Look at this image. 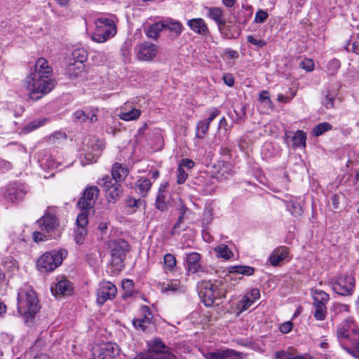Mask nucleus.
I'll list each match as a JSON object with an SVG mask.
<instances>
[{"label": "nucleus", "instance_id": "1", "mask_svg": "<svg viewBox=\"0 0 359 359\" xmlns=\"http://www.w3.org/2000/svg\"><path fill=\"white\" fill-rule=\"evenodd\" d=\"M52 73L53 69L45 58L40 57L36 60L34 72L30 73L25 80V86L30 90L31 99L37 100L54 88L55 81L50 78Z\"/></svg>", "mask_w": 359, "mask_h": 359}, {"label": "nucleus", "instance_id": "2", "mask_svg": "<svg viewBox=\"0 0 359 359\" xmlns=\"http://www.w3.org/2000/svg\"><path fill=\"white\" fill-rule=\"evenodd\" d=\"M229 287V280L226 278L211 280H201L197 284V290L201 302L206 307H210L215 304L219 305L217 301L226 297Z\"/></svg>", "mask_w": 359, "mask_h": 359}, {"label": "nucleus", "instance_id": "3", "mask_svg": "<svg viewBox=\"0 0 359 359\" xmlns=\"http://www.w3.org/2000/svg\"><path fill=\"white\" fill-rule=\"evenodd\" d=\"M39 299L32 289L20 290L18 294V311L25 324L29 325L39 311Z\"/></svg>", "mask_w": 359, "mask_h": 359}, {"label": "nucleus", "instance_id": "4", "mask_svg": "<svg viewBox=\"0 0 359 359\" xmlns=\"http://www.w3.org/2000/svg\"><path fill=\"white\" fill-rule=\"evenodd\" d=\"M148 351L140 352L133 359H175L171 348L167 346L160 338L147 341Z\"/></svg>", "mask_w": 359, "mask_h": 359}, {"label": "nucleus", "instance_id": "5", "mask_svg": "<svg viewBox=\"0 0 359 359\" xmlns=\"http://www.w3.org/2000/svg\"><path fill=\"white\" fill-rule=\"evenodd\" d=\"M67 255V251L65 250L45 252L37 260V269L43 273L52 271L62 264Z\"/></svg>", "mask_w": 359, "mask_h": 359}, {"label": "nucleus", "instance_id": "6", "mask_svg": "<svg viewBox=\"0 0 359 359\" xmlns=\"http://www.w3.org/2000/svg\"><path fill=\"white\" fill-rule=\"evenodd\" d=\"M332 290L337 294L348 297L353 294L355 288V278L347 274H339L330 281Z\"/></svg>", "mask_w": 359, "mask_h": 359}, {"label": "nucleus", "instance_id": "7", "mask_svg": "<svg viewBox=\"0 0 359 359\" xmlns=\"http://www.w3.org/2000/svg\"><path fill=\"white\" fill-rule=\"evenodd\" d=\"M97 184L106 192L109 203H115L121 198L123 188L111 175L104 176L98 180Z\"/></svg>", "mask_w": 359, "mask_h": 359}, {"label": "nucleus", "instance_id": "8", "mask_svg": "<svg viewBox=\"0 0 359 359\" xmlns=\"http://www.w3.org/2000/svg\"><path fill=\"white\" fill-rule=\"evenodd\" d=\"M100 190L97 186L86 187L83 193V196L78 202V205L83 210V212H86L94 208Z\"/></svg>", "mask_w": 359, "mask_h": 359}, {"label": "nucleus", "instance_id": "9", "mask_svg": "<svg viewBox=\"0 0 359 359\" xmlns=\"http://www.w3.org/2000/svg\"><path fill=\"white\" fill-rule=\"evenodd\" d=\"M117 293L114 284L109 281H102L97 290V302L100 305L104 304L107 300L113 299Z\"/></svg>", "mask_w": 359, "mask_h": 359}, {"label": "nucleus", "instance_id": "10", "mask_svg": "<svg viewBox=\"0 0 359 359\" xmlns=\"http://www.w3.org/2000/svg\"><path fill=\"white\" fill-rule=\"evenodd\" d=\"M119 351L116 344L107 342L95 347L93 355L95 359H114L118 355Z\"/></svg>", "mask_w": 359, "mask_h": 359}, {"label": "nucleus", "instance_id": "11", "mask_svg": "<svg viewBox=\"0 0 359 359\" xmlns=\"http://www.w3.org/2000/svg\"><path fill=\"white\" fill-rule=\"evenodd\" d=\"M111 260L114 264L122 263L126 252L129 250V245L123 239L115 240L110 245Z\"/></svg>", "mask_w": 359, "mask_h": 359}, {"label": "nucleus", "instance_id": "12", "mask_svg": "<svg viewBox=\"0 0 359 359\" xmlns=\"http://www.w3.org/2000/svg\"><path fill=\"white\" fill-rule=\"evenodd\" d=\"M88 214L85 212H81L78 215L76 224V228L74 229V241L77 245H82L84 243L86 236H87V229L86 226L88 225Z\"/></svg>", "mask_w": 359, "mask_h": 359}, {"label": "nucleus", "instance_id": "13", "mask_svg": "<svg viewBox=\"0 0 359 359\" xmlns=\"http://www.w3.org/2000/svg\"><path fill=\"white\" fill-rule=\"evenodd\" d=\"M157 53L158 46L149 41H144L137 46V58L140 61H152Z\"/></svg>", "mask_w": 359, "mask_h": 359}, {"label": "nucleus", "instance_id": "14", "mask_svg": "<svg viewBox=\"0 0 359 359\" xmlns=\"http://www.w3.org/2000/svg\"><path fill=\"white\" fill-rule=\"evenodd\" d=\"M105 144L100 140H91L88 144V151L85 154V158L88 163H93L97 161V158L101 155L104 149Z\"/></svg>", "mask_w": 359, "mask_h": 359}, {"label": "nucleus", "instance_id": "15", "mask_svg": "<svg viewBox=\"0 0 359 359\" xmlns=\"http://www.w3.org/2000/svg\"><path fill=\"white\" fill-rule=\"evenodd\" d=\"M37 223L41 231H46L47 233L57 234L55 229L58 226V219L54 215L47 213L38 219Z\"/></svg>", "mask_w": 359, "mask_h": 359}, {"label": "nucleus", "instance_id": "16", "mask_svg": "<svg viewBox=\"0 0 359 359\" xmlns=\"http://www.w3.org/2000/svg\"><path fill=\"white\" fill-rule=\"evenodd\" d=\"M141 311L143 316L140 318L133 319V325L136 329L145 332L149 326L152 324L153 316L147 306H142Z\"/></svg>", "mask_w": 359, "mask_h": 359}, {"label": "nucleus", "instance_id": "17", "mask_svg": "<svg viewBox=\"0 0 359 359\" xmlns=\"http://www.w3.org/2000/svg\"><path fill=\"white\" fill-rule=\"evenodd\" d=\"M241 355V353L229 348L218 349L203 353L205 359H240Z\"/></svg>", "mask_w": 359, "mask_h": 359}, {"label": "nucleus", "instance_id": "18", "mask_svg": "<svg viewBox=\"0 0 359 359\" xmlns=\"http://www.w3.org/2000/svg\"><path fill=\"white\" fill-rule=\"evenodd\" d=\"M25 194L26 191L20 185L13 184L8 187L6 197L12 203L21 201Z\"/></svg>", "mask_w": 359, "mask_h": 359}, {"label": "nucleus", "instance_id": "19", "mask_svg": "<svg viewBox=\"0 0 359 359\" xmlns=\"http://www.w3.org/2000/svg\"><path fill=\"white\" fill-rule=\"evenodd\" d=\"M187 25L195 33L206 36L210 34L209 29L202 18H194L188 20Z\"/></svg>", "mask_w": 359, "mask_h": 359}, {"label": "nucleus", "instance_id": "20", "mask_svg": "<svg viewBox=\"0 0 359 359\" xmlns=\"http://www.w3.org/2000/svg\"><path fill=\"white\" fill-rule=\"evenodd\" d=\"M200 260L201 255L198 252H191L188 255L187 259V269L190 273H196L204 271L200 264Z\"/></svg>", "mask_w": 359, "mask_h": 359}, {"label": "nucleus", "instance_id": "21", "mask_svg": "<svg viewBox=\"0 0 359 359\" xmlns=\"http://www.w3.org/2000/svg\"><path fill=\"white\" fill-rule=\"evenodd\" d=\"M116 34V28H97L96 32L92 36V39L97 43H103L113 37Z\"/></svg>", "mask_w": 359, "mask_h": 359}, {"label": "nucleus", "instance_id": "22", "mask_svg": "<svg viewBox=\"0 0 359 359\" xmlns=\"http://www.w3.org/2000/svg\"><path fill=\"white\" fill-rule=\"evenodd\" d=\"M288 253L289 250L285 246L278 248L270 256L269 260L271 264L273 266H278L280 262L287 257Z\"/></svg>", "mask_w": 359, "mask_h": 359}, {"label": "nucleus", "instance_id": "23", "mask_svg": "<svg viewBox=\"0 0 359 359\" xmlns=\"http://www.w3.org/2000/svg\"><path fill=\"white\" fill-rule=\"evenodd\" d=\"M128 170L121 163H115L111 168V176L118 182L123 181L128 175Z\"/></svg>", "mask_w": 359, "mask_h": 359}, {"label": "nucleus", "instance_id": "24", "mask_svg": "<svg viewBox=\"0 0 359 359\" xmlns=\"http://www.w3.org/2000/svg\"><path fill=\"white\" fill-rule=\"evenodd\" d=\"M353 320L351 318L344 320L337 330V336L338 339H348L349 337V331L352 329Z\"/></svg>", "mask_w": 359, "mask_h": 359}, {"label": "nucleus", "instance_id": "25", "mask_svg": "<svg viewBox=\"0 0 359 359\" xmlns=\"http://www.w3.org/2000/svg\"><path fill=\"white\" fill-rule=\"evenodd\" d=\"M55 290L57 294L70 295L73 288L69 280L62 278L57 283Z\"/></svg>", "mask_w": 359, "mask_h": 359}, {"label": "nucleus", "instance_id": "26", "mask_svg": "<svg viewBox=\"0 0 359 359\" xmlns=\"http://www.w3.org/2000/svg\"><path fill=\"white\" fill-rule=\"evenodd\" d=\"M323 97L322 98L321 103L327 109H334V102L337 97V93L330 89H327L323 93Z\"/></svg>", "mask_w": 359, "mask_h": 359}, {"label": "nucleus", "instance_id": "27", "mask_svg": "<svg viewBox=\"0 0 359 359\" xmlns=\"http://www.w3.org/2000/svg\"><path fill=\"white\" fill-rule=\"evenodd\" d=\"M84 64L70 63L66 68V74L69 78L73 79L79 76V75L84 70Z\"/></svg>", "mask_w": 359, "mask_h": 359}, {"label": "nucleus", "instance_id": "28", "mask_svg": "<svg viewBox=\"0 0 359 359\" xmlns=\"http://www.w3.org/2000/svg\"><path fill=\"white\" fill-rule=\"evenodd\" d=\"M163 29H165V26L163 22H156L148 27L146 30V34L149 38L157 40L159 36V33Z\"/></svg>", "mask_w": 359, "mask_h": 359}, {"label": "nucleus", "instance_id": "29", "mask_svg": "<svg viewBox=\"0 0 359 359\" xmlns=\"http://www.w3.org/2000/svg\"><path fill=\"white\" fill-rule=\"evenodd\" d=\"M208 17L216 22L217 27L222 25V22L225 21L223 11L218 7L209 8Z\"/></svg>", "mask_w": 359, "mask_h": 359}, {"label": "nucleus", "instance_id": "30", "mask_svg": "<svg viewBox=\"0 0 359 359\" xmlns=\"http://www.w3.org/2000/svg\"><path fill=\"white\" fill-rule=\"evenodd\" d=\"M233 25L231 22L226 24V20L222 22V25L218 27V29L223 37L226 39H236L239 33H235L232 31Z\"/></svg>", "mask_w": 359, "mask_h": 359}, {"label": "nucleus", "instance_id": "31", "mask_svg": "<svg viewBox=\"0 0 359 359\" xmlns=\"http://www.w3.org/2000/svg\"><path fill=\"white\" fill-rule=\"evenodd\" d=\"M165 185L163 187L162 186L159 188L158 194L156 196V201H155V207L160 211H165L168 209V203L166 201V195L164 194L163 188L165 187Z\"/></svg>", "mask_w": 359, "mask_h": 359}, {"label": "nucleus", "instance_id": "32", "mask_svg": "<svg viewBox=\"0 0 359 359\" xmlns=\"http://www.w3.org/2000/svg\"><path fill=\"white\" fill-rule=\"evenodd\" d=\"M151 183L147 178H141L136 182L135 190L142 197H145L151 188Z\"/></svg>", "mask_w": 359, "mask_h": 359}, {"label": "nucleus", "instance_id": "33", "mask_svg": "<svg viewBox=\"0 0 359 359\" xmlns=\"http://www.w3.org/2000/svg\"><path fill=\"white\" fill-rule=\"evenodd\" d=\"M46 121H47L46 118H40L38 119L33 120V121H30L29 123H28L27 124H26L22 128V132L25 134L29 133L36 130L39 127L43 126Z\"/></svg>", "mask_w": 359, "mask_h": 359}, {"label": "nucleus", "instance_id": "34", "mask_svg": "<svg viewBox=\"0 0 359 359\" xmlns=\"http://www.w3.org/2000/svg\"><path fill=\"white\" fill-rule=\"evenodd\" d=\"M74 116L76 119L81 121H86L88 120L90 123H94L97 121V115L95 112L90 111L86 113L82 110H78L74 113Z\"/></svg>", "mask_w": 359, "mask_h": 359}, {"label": "nucleus", "instance_id": "35", "mask_svg": "<svg viewBox=\"0 0 359 359\" xmlns=\"http://www.w3.org/2000/svg\"><path fill=\"white\" fill-rule=\"evenodd\" d=\"M163 24H164L165 29H168L170 32H174L176 37L179 36L182 32V25L178 21H174L172 20H166L163 22Z\"/></svg>", "mask_w": 359, "mask_h": 359}, {"label": "nucleus", "instance_id": "36", "mask_svg": "<svg viewBox=\"0 0 359 359\" xmlns=\"http://www.w3.org/2000/svg\"><path fill=\"white\" fill-rule=\"evenodd\" d=\"M313 306L315 307V311L313 316L318 320H323L325 319L326 313V304L320 302L319 301H313Z\"/></svg>", "mask_w": 359, "mask_h": 359}, {"label": "nucleus", "instance_id": "37", "mask_svg": "<svg viewBox=\"0 0 359 359\" xmlns=\"http://www.w3.org/2000/svg\"><path fill=\"white\" fill-rule=\"evenodd\" d=\"M126 204L128 208L133 209H140L142 208L144 210L146 209V201L142 198H135L131 196H128L126 200Z\"/></svg>", "mask_w": 359, "mask_h": 359}, {"label": "nucleus", "instance_id": "38", "mask_svg": "<svg viewBox=\"0 0 359 359\" xmlns=\"http://www.w3.org/2000/svg\"><path fill=\"white\" fill-rule=\"evenodd\" d=\"M141 114V111L140 109L133 108L128 111H121L118 116L121 119L130 121L137 119Z\"/></svg>", "mask_w": 359, "mask_h": 359}, {"label": "nucleus", "instance_id": "39", "mask_svg": "<svg viewBox=\"0 0 359 359\" xmlns=\"http://www.w3.org/2000/svg\"><path fill=\"white\" fill-rule=\"evenodd\" d=\"M255 269L249 266L238 265L231 266L229 269V273H236L245 276H252L254 274Z\"/></svg>", "mask_w": 359, "mask_h": 359}, {"label": "nucleus", "instance_id": "40", "mask_svg": "<svg viewBox=\"0 0 359 359\" xmlns=\"http://www.w3.org/2000/svg\"><path fill=\"white\" fill-rule=\"evenodd\" d=\"M215 252H217L219 257H222L225 259H229L233 256V252L226 245L224 244H221L215 247Z\"/></svg>", "mask_w": 359, "mask_h": 359}, {"label": "nucleus", "instance_id": "41", "mask_svg": "<svg viewBox=\"0 0 359 359\" xmlns=\"http://www.w3.org/2000/svg\"><path fill=\"white\" fill-rule=\"evenodd\" d=\"M306 134L302 130H298L294 134L292 142L294 146L297 147L306 146Z\"/></svg>", "mask_w": 359, "mask_h": 359}, {"label": "nucleus", "instance_id": "42", "mask_svg": "<svg viewBox=\"0 0 359 359\" xmlns=\"http://www.w3.org/2000/svg\"><path fill=\"white\" fill-rule=\"evenodd\" d=\"M287 209L294 217H299L303 212L302 207L299 203L294 201H289L286 204Z\"/></svg>", "mask_w": 359, "mask_h": 359}, {"label": "nucleus", "instance_id": "43", "mask_svg": "<svg viewBox=\"0 0 359 359\" xmlns=\"http://www.w3.org/2000/svg\"><path fill=\"white\" fill-rule=\"evenodd\" d=\"M58 236H59L58 234L47 233L46 231H36L32 234L33 240L36 243L46 241L48 239H55Z\"/></svg>", "mask_w": 359, "mask_h": 359}, {"label": "nucleus", "instance_id": "44", "mask_svg": "<svg viewBox=\"0 0 359 359\" xmlns=\"http://www.w3.org/2000/svg\"><path fill=\"white\" fill-rule=\"evenodd\" d=\"M209 127L210 124L204 120L198 121L196 128V137L198 139H203L209 130Z\"/></svg>", "mask_w": 359, "mask_h": 359}, {"label": "nucleus", "instance_id": "45", "mask_svg": "<svg viewBox=\"0 0 359 359\" xmlns=\"http://www.w3.org/2000/svg\"><path fill=\"white\" fill-rule=\"evenodd\" d=\"M311 292L313 301L327 304L330 299L329 294L323 290H312Z\"/></svg>", "mask_w": 359, "mask_h": 359}, {"label": "nucleus", "instance_id": "46", "mask_svg": "<svg viewBox=\"0 0 359 359\" xmlns=\"http://www.w3.org/2000/svg\"><path fill=\"white\" fill-rule=\"evenodd\" d=\"M332 126L327 122L320 123L313 129V134L316 137L323 135L325 132L332 130Z\"/></svg>", "mask_w": 359, "mask_h": 359}, {"label": "nucleus", "instance_id": "47", "mask_svg": "<svg viewBox=\"0 0 359 359\" xmlns=\"http://www.w3.org/2000/svg\"><path fill=\"white\" fill-rule=\"evenodd\" d=\"M72 57L74 63L84 64L88 57L87 52L83 49H76L72 52Z\"/></svg>", "mask_w": 359, "mask_h": 359}, {"label": "nucleus", "instance_id": "48", "mask_svg": "<svg viewBox=\"0 0 359 359\" xmlns=\"http://www.w3.org/2000/svg\"><path fill=\"white\" fill-rule=\"evenodd\" d=\"M97 28H108V27H114L116 28L115 22L114 20L111 18H100L97 21Z\"/></svg>", "mask_w": 359, "mask_h": 359}, {"label": "nucleus", "instance_id": "49", "mask_svg": "<svg viewBox=\"0 0 359 359\" xmlns=\"http://www.w3.org/2000/svg\"><path fill=\"white\" fill-rule=\"evenodd\" d=\"M353 346L351 348L344 346V349L355 358H359V341L356 339L352 340Z\"/></svg>", "mask_w": 359, "mask_h": 359}, {"label": "nucleus", "instance_id": "50", "mask_svg": "<svg viewBox=\"0 0 359 359\" xmlns=\"http://www.w3.org/2000/svg\"><path fill=\"white\" fill-rule=\"evenodd\" d=\"M164 264L167 270L172 271L176 266V259L173 255L168 253L164 256Z\"/></svg>", "mask_w": 359, "mask_h": 359}, {"label": "nucleus", "instance_id": "51", "mask_svg": "<svg viewBox=\"0 0 359 359\" xmlns=\"http://www.w3.org/2000/svg\"><path fill=\"white\" fill-rule=\"evenodd\" d=\"M299 67L306 72H312L314 69V62L312 60L304 59L299 63Z\"/></svg>", "mask_w": 359, "mask_h": 359}, {"label": "nucleus", "instance_id": "52", "mask_svg": "<svg viewBox=\"0 0 359 359\" xmlns=\"http://www.w3.org/2000/svg\"><path fill=\"white\" fill-rule=\"evenodd\" d=\"M188 174L184 170L183 168L178 166L177 174V182L179 184L184 183L187 179Z\"/></svg>", "mask_w": 359, "mask_h": 359}, {"label": "nucleus", "instance_id": "53", "mask_svg": "<svg viewBox=\"0 0 359 359\" xmlns=\"http://www.w3.org/2000/svg\"><path fill=\"white\" fill-rule=\"evenodd\" d=\"M247 296L249 297L248 302L250 304H252L254 302L258 299L260 297L259 290L257 288H253L248 293Z\"/></svg>", "mask_w": 359, "mask_h": 359}, {"label": "nucleus", "instance_id": "54", "mask_svg": "<svg viewBox=\"0 0 359 359\" xmlns=\"http://www.w3.org/2000/svg\"><path fill=\"white\" fill-rule=\"evenodd\" d=\"M266 11L259 9L257 11L255 17V22L257 23H263L268 18Z\"/></svg>", "mask_w": 359, "mask_h": 359}, {"label": "nucleus", "instance_id": "55", "mask_svg": "<svg viewBox=\"0 0 359 359\" xmlns=\"http://www.w3.org/2000/svg\"><path fill=\"white\" fill-rule=\"evenodd\" d=\"M247 41L258 48H262L266 45V42L265 41L262 39H257L252 35L247 36Z\"/></svg>", "mask_w": 359, "mask_h": 359}, {"label": "nucleus", "instance_id": "56", "mask_svg": "<svg viewBox=\"0 0 359 359\" xmlns=\"http://www.w3.org/2000/svg\"><path fill=\"white\" fill-rule=\"evenodd\" d=\"M176 208L179 211V216H182L184 217L187 212L189 211V208L185 206L184 202L181 198H179Z\"/></svg>", "mask_w": 359, "mask_h": 359}, {"label": "nucleus", "instance_id": "57", "mask_svg": "<svg viewBox=\"0 0 359 359\" xmlns=\"http://www.w3.org/2000/svg\"><path fill=\"white\" fill-rule=\"evenodd\" d=\"M259 100L261 102L266 103V104H272V102L269 97V93L267 90H262L259 93Z\"/></svg>", "mask_w": 359, "mask_h": 359}, {"label": "nucleus", "instance_id": "58", "mask_svg": "<svg viewBox=\"0 0 359 359\" xmlns=\"http://www.w3.org/2000/svg\"><path fill=\"white\" fill-rule=\"evenodd\" d=\"M340 67V62L337 59L330 60L327 64V69L332 70V74H334Z\"/></svg>", "mask_w": 359, "mask_h": 359}, {"label": "nucleus", "instance_id": "59", "mask_svg": "<svg viewBox=\"0 0 359 359\" xmlns=\"http://www.w3.org/2000/svg\"><path fill=\"white\" fill-rule=\"evenodd\" d=\"M293 327V324L291 321H287L280 326V331L283 333L287 334L290 332Z\"/></svg>", "mask_w": 359, "mask_h": 359}, {"label": "nucleus", "instance_id": "60", "mask_svg": "<svg viewBox=\"0 0 359 359\" xmlns=\"http://www.w3.org/2000/svg\"><path fill=\"white\" fill-rule=\"evenodd\" d=\"M179 289V283H168L166 286L162 287V291L163 292H167V291H172V292H176Z\"/></svg>", "mask_w": 359, "mask_h": 359}, {"label": "nucleus", "instance_id": "61", "mask_svg": "<svg viewBox=\"0 0 359 359\" xmlns=\"http://www.w3.org/2000/svg\"><path fill=\"white\" fill-rule=\"evenodd\" d=\"M194 165H195V163L192 160L189 159V158H183L181 161L179 166H181V168L186 167L189 169H191L194 166Z\"/></svg>", "mask_w": 359, "mask_h": 359}, {"label": "nucleus", "instance_id": "62", "mask_svg": "<svg viewBox=\"0 0 359 359\" xmlns=\"http://www.w3.org/2000/svg\"><path fill=\"white\" fill-rule=\"evenodd\" d=\"M220 113V111L217 108H214L211 110L209 117L204 120L208 122V124L210 123Z\"/></svg>", "mask_w": 359, "mask_h": 359}, {"label": "nucleus", "instance_id": "63", "mask_svg": "<svg viewBox=\"0 0 359 359\" xmlns=\"http://www.w3.org/2000/svg\"><path fill=\"white\" fill-rule=\"evenodd\" d=\"M134 287L133 281L129 279H125L122 282V287L124 290H132Z\"/></svg>", "mask_w": 359, "mask_h": 359}, {"label": "nucleus", "instance_id": "64", "mask_svg": "<svg viewBox=\"0 0 359 359\" xmlns=\"http://www.w3.org/2000/svg\"><path fill=\"white\" fill-rule=\"evenodd\" d=\"M292 356V355L284 351H278L276 354V359H291Z\"/></svg>", "mask_w": 359, "mask_h": 359}]
</instances>
